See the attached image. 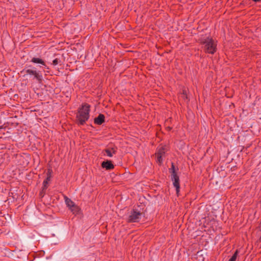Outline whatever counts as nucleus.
<instances>
[{
  "label": "nucleus",
  "instance_id": "1",
  "mask_svg": "<svg viewBox=\"0 0 261 261\" xmlns=\"http://www.w3.org/2000/svg\"><path fill=\"white\" fill-rule=\"evenodd\" d=\"M42 235L47 239V242L50 243L57 244L58 242L62 240L65 234L63 231L56 227L45 228L41 230Z\"/></svg>",
  "mask_w": 261,
  "mask_h": 261
},
{
  "label": "nucleus",
  "instance_id": "2",
  "mask_svg": "<svg viewBox=\"0 0 261 261\" xmlns=\"http://www.w3.org/2000/svg\"><path fill=\"white\" fill-rule=\"evenodd\" d=\"M90 106L88 103H83L79 108L76 115V123L79 125H83L90 117Z\"/></svg>",
  "mask_w": 261,
  "mask_h": 261
},
{
  "label": "nucleus",
  "instance_id": "3",
  "mask_svg": "<svg viewBox=\"0 0 261 261\" xmlns=\"http://www.w3.org/2000/svg\"><path fill=\"white\" fill-rule=\"evenodd\" d=\"M197 42L203 45L202 48L205 53L214 54L217 51V44L212 37H201Z\"/></svg>",
  "mask_w": 261,
  "mask_h": 261
},
{
  "label": "nucleus",
  "instance_id": "4",
  "mask_svg": "<svg viewBox=\"0 0 261 261\" xmlns=\"http://www.w3.org/2000/svg\"><path fill=\"white\" fill-rule=\"evenodd\" d=\"M142 215V213L135 208H133L130 212V214L127 220V222L128 223L138 222L141 219Z\"/></svg>",
  "mask_w": 261,
  "mask_h": 261
},
{
  "label": "nucleus",
  "instance_id": "5",
  "mask_svg": "<svg viewBox=\"0 0 261 261\" xmlns=\"http://www.w3.org/2000/svg\"><path fill=\"white\" fill-rule=\"evenodd\" d=\"M25 71L27 74L32 75L39 82L41 83L42 81V76L39 74L36 70L28 69L27 70L23 69L21 72Z\"/></svg>",
  "mask_w": 261,
  "mask_h": 261
},
{
  "label": "nucleus",
  "instance_id": "6",
  "mask_svg": "<svg viewBox=\"0 0 261 261\" xmlns=\"http://www.w3.org/2000/svg\"><path fill=\"white\" fill-rule=\"evenodd\" d=\"M171 179L173 181V185L176 189V193L177 196L179 195L180 184H179V177L176 174L174 176H171Z\"/></svg>",
  "mask_w": 261,
  "mask_h": 261
},
{
  "label": "nucleus",
  "instance_id": "7",
  "mask_svg": "<svg viewBox=\"0 0 261 261\" xmlns=\"http://www.w3.org/2000/svg\"><path fill=\"white\" fill-rule=\"evenodd\" d=\"M117 149V147L115 145H113V147L109 146L103 150V152H105V154H106L108 156L111 158L116 153Z\"/></svg>",
  "mask_w": 261,
  "mask_h": 261
},
{
  "label": "nucleus",
  "instance_id": "8",
  "mask_svg": "<svg viewBox=\"0 0 261 261\" xmlns=\"http://www.w3.org/2000/svg\"><path fill=\"white\" fill-rule=\"evenodd\" d=\"M53 170L51 169H48L47 172V177L43 182V190H46L48 187V182L50 180Z\"/></svg>",
  "mask_w": 261,
  "mask_h": 261
},
{
  "label": "nucleus",
  "instance_id": "9",
  "mask_svg": "<svg viewBox=\"0 0 261 261\" xmlns=\"http://www.w3.org/2000/svg\"><path fill=\"white\" fill-rule=\"evenodd\" d=\"M101 166L102 168H105L107 170H110L114 168V165L113 164L112 161L111 160L103 161L101 163Z\"/></svg>",
  "mask_w": 261,
  "mask_h": 261
},
{
  "label": "nucleus",
  "instance_id": "10",
  "mask_svg": "<svg viewBox=\"0 0 261 261\" xmlns=\"http://www.w3.org/2000/svg\"><path fill=\"white\" fill-rule=\"evenodd\" d=\"M105 121V116L102 114H99L94 119V123L97 125H101Z\"/></svg>",
  "mask_w": 261,
  "mask_h": 261
},
{
  "label": "nucleus",
  "instance_id": "11",
  "mask_svg": "<svg viewBox=\"0 0 261 261\" xmlns=\"http://www.w3.org/2000/svg\"><path fill=\"white\" fill-rule=\"evenodd\" d=\"M71 212L73 213V214L76 215L78 214L81 210V208L80 207L75 204L73 205H71V207L69 208Z\"/></svg>",
  "mask_w": 261,
  "mask_h": 261
},
{
  "label": "nucleus",
  "instance_id": "12",
  "mask_svg": "<svg viewBox=\"0 0 261 261\" xmlns=\"http://www.w3.org/2000/svg\"><path fill=\"white\" fill-rule=\"evenodd\" d=\"M32 62L37 64H40L44 66H46L45 62L41 59L38 58L33 57L31 61Z\"/></svg>",
  "mask_w": 261,
  "mask_h": 261
},
{
  "label": "nucleus",
  "instance_id": "13",
  "mask_svg": "<svg viewBox=\"0 0 261 261\" xmlns=\"http://www.w3.org/2000/svg\"><path fill=\"white\" fill-rule=\"evenodd\" d=\"M166 151H167V146L166 145L162 146L158 149L155 154H160L163 156Z\"/></svg>",
  "mask_w": 261,
  "mask_h": 261
},
{
  "label": "nucleus",
  "instance_id": "14",
  "mask_svg": "<svg viewBox=\"0 0 261 261\" xmlns=\"http://www.w3.org/2000/svg\"><path fill=\"white\" fill-rule=\"evenodd\" d=\"M169 172L171 173V176L177 174L173 163H171V168L169 169Z\"/></svg>",
  "mask_w": 261,
  "mask_h": 261
},
{
  "label": "nucleus",
  "instance_id": "15",
  "mask_svg": "<svg viewBox=\"0 0 261 261\" xmlns=\"http://www.w3.org/2000/svg\"><path fill=\"white\" fill-rule=\"evenodd\" d=\"M65 200L67 206L69 208L71 207V205L74 204V202L67 196H65Z\"/></svg>",
  "mask_w": 261,
  "mask_h": 261
},
{
  "label": "nucleus",
  "instance_id": "16",
  "mask_svg": "<svg viewBox=\"0 0 261 261\" xmlns=\"http://www.w3.org/2000/svg\"><path fill=\"white\" fill-rule=\"evenodd\" d=\"M238 254L239 251L237 250L228 261H236Z\"/></svg>",
  "mask_w": 261,
  "mask_h": 261
},
{
  "label": "nucleus",
  "instance_id": "17",
  "mask_svg": "<svg viewBox=\"0 0 261 261\" xmlns=\"http://www.w3.org/2000/svg\"><path fill=\"white\" fill-rule=\"evenodd\" d=\"M157 156V160L156 162L158 163V164L161 165L163 163V159L162 156L163 155H160V154H156Z\"/></svg>",
  "mask_w": 261,
  "mask_h": 261
},
{
  "label": "nucleus",
  "instance_id": "18",
  "mask_svg": "<svg viewBox=\"0 0 261 261\" xmlns=\"http://www.w3.org/2000/svg\"><path fill=\"white\" fill-rule=\"evenodd\" d=\"M181 97L184 99H188V96L187 94V91L186 90H182V93H181Z\"/></svg>",
  "mask_w": 261,
  "mask_h": 261
},
{
  "label": "nucleus",
  "instance_id": "19",
  "mask_svg": "<svg viewBox=\"0 0 261 261\" xmlns=\"http://www.w3.org/2000/svg\"><path fill=\"white\" fill-rule=\"evenodd\" d=\"M59 63V59L56 58L53 61V63H51V64L53 65L54 66H56L57 64H58Z\"/></svg>",
  "mask_w": 261,
  "mask_h": 261
},
{
  "label": "nucleus",
  "instance_id": "20",
  "mask_svg": "<svg viewBox=\"0 0 261 261\" xmlns=\"http://www.w3.org/2000/svg\"><path fill=\"white\" fill-rule=\"evenodd\" d=\"M44 190H42V191L40 192V195L41 196H44V194H45V192H44Z\"/></svg>",
  "mask_w": 261,
  "mask_h": 261
},
{
  "label": "nucleus",
  "instance_id": "21",
  "mask_svg": "<svg viewBox=\"0 0 261 261\" xmlns=\"http://www.w3.org/2000/svg\"><path fill=\"white\" fill-rule=\"evenodd\" d=\"M172 127H170V126H168L166 128V130H167L168 131H170L172 129Z\"/></svg>",
  "mask_w": 261,
  "mask_h": 261
},
{
  "label": "nucleus",
  "instance_id": "22",
  "mask_svg": "<svg viewBox=\"0 0 261 261\" xmlns=\"http://www.w3.org/2000/svg\"><path fill=\"white\" fill-rule=\"evenodd\" d=\"M3 128H4V127L3 125H1V126H0V130H1V129H3Z\"/></svg>",
  "mask_w": 261,
  "mask_h": 261
},
{
  "label": "nucleus",
  "instance_id": "23",
  "mask_svg": "<svg viewBox=\"0 0 261 261\" xmlns=\"http://www.w3.org/2000/svg\"><path fill=\"white\" fill-rule=\"evenodd\" d=\"M259 241H260V242H261V237L259 238Z\"/></svg>",
  "mask_w": 261,
  "mask_h": 261
}]
</instances>
